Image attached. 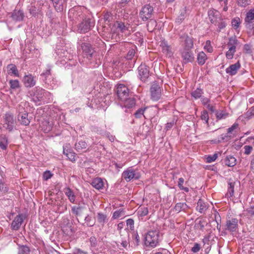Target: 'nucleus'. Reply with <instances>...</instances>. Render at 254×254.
Segmentation results:
<instances>
[{"label": "nucleus", "mask_w": 254, "mask_h": 254, "mask_svg": "<svg viewBox=\"0 0 254 254\" xmlns=\"http://www.w3.org/2000/svg\"><path fill=\"white\" fill-rule=\"evenodd\" d=\"M32 97V101L37 105H40L42 102L49 103L52 100V96L50 92L42 88L36 87Z\"/></svg>", "instance_id": "nucleus-1"}, {"label": "nucleus", "mask_w": 254, "mask_h": 254, "mask_svg": "<svg viewBox=\"0 0 254 254\" xmlns=\"http://www.w3.org/2000/svg\"><path fill=\"white\" fill-rule=\"evenodd\" d=\"M151 99L153 101L159 100L161 96V89L157 83L153 84L150 87Z\"/></svg>", "instance_id": "nucleus-10"}, {"label": "nucleus", "mask_w": 254, "mask_h": 254, "mask_svg": "<svg viewBox=\"0 0 254 254\" xmlns=\"http://www.w3.org/2000/svg\"><path fill=\"white\" fill-rule=\"evenodd\" d=\"M236 52V50L231 48H229V50L226 53V57L228 59L231 60L233 58L234 55Z\"/></svg>", "instance_id": "nucleus-57"}, {"label": "nucleus", "mask_w": 254, "mask_h": 254, "mask_svg": "<svg viewBox=\"0 0 254 254\" xmlns=\"http://www.w3.org/2000/svg\"><path fill=\"white\" fill-rule=\"evenodd\" d=\"M30 248L26 245H19L18 248V254H29Z\"/></svg>", "instance_id": "nucleus-40"}, {"label": "nucleus", "mask_w": 254, "mask_h": 254, "mask_svg": "<svg viewBox=\"0 0 254 254\" xmlns=\"http://www.w3.org/2000/svg\"><path fill=\"white\" fill-rule=\"evenodd\" d=\"M207 223L205 220H199L198 221H197L196 220L194 225V227L196 229H198L201 231H203L204 228L205 226L207 225Z\"/></svg>", "instance_id": "nucleus-36"}, {"label": "nucleus", "mask_w": 254, "mask_h": 254, "mask_svg": "<svg viewBox=\"0 0 254 254\" xmlns=\"http://www.w3.org/2000/svg\"><path fill=\"white\" fill-rule=\"evenodd\" d=\"M51 69H52L51 66L50 65H48L47 66L46 69L43 72H42L40 75V76L41 77H42L43 79H45L48 77H50V76H52L51 74Z\"/></svg>", "instance_id": "nucleus-46"}, {"label": "nucleus", "mask_w": 254, "mask_h": 254, "mask_svg": "<svg viewBox=\"0 0 254 254\" xmlns=\"http://www.w3.org/2000/svg\"><path fill=\"white\" fill-rule=\"evenodd\" d=\"M204 49L206 50L208 52L211 53L213 51L212 47L211 45V42L209 40H207L205 42V45L204 47Z\"/></svg>", "instance_id": "nucleus-63"}, {"label": "nucleus", "mask_w": 254, "mask_h": 254, "mask_svg": "<svg viewBox=\"0 0 254 254\" xmlns=\"http://www.w3.org/2000/svg\"><path fill=\"white\" fill-rule=\"evenodd\" d=\"M207 59V56L203 52H199L197 57L198 64L201 65L204 64Z\"/></svg>", "instance_id": "nucleus-35"}, {"label": "nucleus", "mask_w": 254, "mask_h": 254, "mask_svg": "<svg viewBox=\"0 0 254 254\" xmlns=\"http://www.w3.org/2000/svg\"><path fill=\"white\" fill-rule=\"evenodd\" d=\"M208 208V204L204 202L201 199H199L197 202L196 209L200 213H205Z\"/></svg>", "instance_id": "nucleus-22"}, {"label": "nucleus", "mask_w": 254, "mask_h": 254, "mask_svg": "<svg viewBox=\"0 0 254 254\" xmlns=\"http://www.w3.org/2000/svg\"><path fill=\"white\" fill-rule=\"evenodd\" d=\"M238 220L237 218H232L227 220L225 225V230L231 232H236L238 229Z\"/></svg>", "instance_id": "nucleus-15"}, {"label": "nucleus", "mask_w": 254, "mask_h": 254, "mask_svg": "<svg viewBox=\"0 0 254 254\" xmlns=\"http://www.w3.org/2000/svg\"><path fill=\"white\" fill-rule=\"evenodd\" d=\"M138 215L141 217H144L148 213V208L146 207L140 208L137 211Z\"/></svg>", "instance_id": "nucleus-55"}, {"label": "nucleus", "mask_w": 254, "mask_h": 254, "mask_svg": "<svg viewBox=\"0 0 254 254\" xmlns=\"http://www.w3.org/2000/svg\"><path fill=\"white\" fill-rule=\"evenodd\" d=\"M241 64L238 61L236 63L230 65L226 69V72L231 76L235 75L238 69H240Z\"/></svg>", "instance_id": "nucleus-21"}, {"label": "nucleus", "mask_w": 254, "mask_h": 254, "mask_svg": "<svg viewBox=\"0 0 254 254\" xmlns=\"http://www.w3.org/2000/svg\"><path fill=\"white\" fill-rule=\"evenodd\" d=\"M64 192L70 202L73 203L75 199V196L72 190L69 188H66L64 190Z\"/></svg>", "instance_id": "nucleus-31"}, {"label": "nucleus", "mask_w": 254, "mask_h": 254, "mask_svg": "<svg viewBox=\"0 0 254 254\" xmlns=\"http://www.w3.org/2000/svg\"><path fill=\"white\" fill-rule=\"evenodd\" d=\"M115 25L122 33H124L128 30L129 27L127 24L125 25V23L122 21H117L115 23Z\"/></svg>", "instance_id": "nucleus-30"}, {"label": "nucleus", "mask_w": 254, "mask_h": 254, "mask_svg": "<svg viewBox=\"0 0 254 254\" xmlns=\"http://www.w3.org/2000/svg\"><path fill=\"white\" fill-rule=\"evenodd\" d=\"M87 147V143L82 140H79L76 141L74 145V148L77 151H82L86 149Z\"/></svg>", "instance_id": "nucleus-24"}, {"label": "nucleus", "mask_w": 254, "mask_h": 254, "mask_svg": "<svg viewBox=\"0 0 254 254\" xmlns=\"http://www.w3.org/2000/svg\"><path fill=\"white\" fill-rule=\"evenodd\" d=\"M189 208L188 205L185 202H178L176 204L174 210L177 212L181 211H186Z\"/></svg>", "instance_id": "nucleus-32"}, {"label": "nucleus", "mask_w": 254, "mask_h": 254, "mask_svg": "<svg viewBox=\"0 0 254 254\" xmlns=\"http://www.w3.org/2000/svg\"><path fill=\"white\" fill-rule=\"evenodd\" d=\"M84 221L85 223H86V226L88 227H92L95 224V222L92 219V217L89 215L85 217Z\"/></svg>", "instance_id": "nucleus-50"}, {"label": "nucleus", "mask_w": 254, "mask_h": 254, "mask_svg": "<svg viewBox=\"0 0 254 254\" xmlns=\"http://www.w3.org/2000/svg\"><path fill=\"white\" fill-rule=\"evenodd\" d=\"M215 26H218V29L217 31L218 32H220L221 30L225 28L227 25V23L225 20L221 17H220L219 19L216 21V23H212Z\"/></svg>", "instance_id": "nucleus-28"}, {"label": "nucleus", "mask_w": 254, "mask_h": 254, "mask_svg": "<svg viewBox=\"0 0 254 254\" xmlns=\"http://www.w3.org/2000/svg\"><path fill=\"white\" fill-rule=\"evenodd\" d=\"M237 184H235V182H229L228 183V189L227 192L225 194V197L229 198L232 197L234 195V188Z\"/></svg>", "instance_id": "nucleus-29"}, {"label": "nucleus", "mask_w": 254, "mask_h": 254, "mask_svg": "<svg viewBox=\"0 0 254 254\" xmlns=\"http://www.w3.org/2000/svg\"><path fill=\"white\" fill-rule=\"evenodd\" d=\"M239 44V41L237 39L236 37H231L229 39L228 42V46L229 48H231L236 50V46Z\"/></svg>", "instance_id": "nucleus-38"}, {"label": "nucleus", "mask_w": 254, "mask_h": 254, "mask_svg": "<svg viewBox=\"0 0 254 254\" xmlns=\"http://www.w3.org/2000/svg\"><path fill=\"white\" fill-rule=\"evenodd\" d=\"M201 119L202 120L204 121L205 124H208L209 116L208 112L206 110H203L201 112Z\"/></svg>", "instance_id": "nucleus-58"}, {"label": "nucleus", "mask_w": 254, "mask_h": 254, "mask_svg": "<svg viewBox=\"0 0 254 254\" xmlns=\"http://www.w3.org/2000/svg\"><path fill=\"white\" fill-rule=\"evenodd\" d=\"M66 225L62 226V231L64 232V233L67 235H72L74 231L72 228L71 224H70L68 220H66Z\"/></svg>", "instance_id": "nucleus-27"}, {"label": "nucleus", "mask_w": 254, "mask_h": 254, "mask_svg": "<svg viewBox=\"0 0 254 254\" xmlns=\"http://www.w3.org/2000/svg\"><path fill=\"white\" fill-rule=\"evenodd\" d=\"M233 137V136L228 134V132L226 134H222L220 135V137L219 138L220 140H221V142H227L230 140Z\"/></svg>", "instance_id": "nucleus-54"}, {"label": "nucleus", "mask_w": 254, "mask_h": 254, "mask_svg": "<svg viewBox=\"0 0 254 254\" xmlns=\"http://www.w3.org/2000/svg\"><path fill=\"white\" fill-rule=\"evenodd\" d=\"M203 94V90L202 89L197 88L191 93V95L195 99H197L199 98H201L202 97V95Z\"/></svg>", "instance_id": "nucleus-41"}, {"label": "nucleus", "mask_w": 254, "mask_h": 254, "mask_svg": "<svg viewBox=\"0 0 254 254\" xmlns=\"http://www.w3.org/2000/svg\"><path fill=\"white\" fill-rule=\"evenodd\" d=\"M23 82L27 88H31L35 85L36 80L35 77L32 74L25 75L23 78Z\"/></svg>", "instance_id": "nucleus-19"}, {"label": "nucleus", "mask_w": 254, "mask_h": 254, "mask_svg": "<svg viewBox=\"0 0 254 254\" xmlns=\"http://www.w3.org/2000/svg\"><path fill=\"white\" fill-rule=\"evenodd\" d=\"M157 25L156 21L152 19L150 20L147 24V29L150 32H152Z\"/></svg>", "instance_id": "nucleus-53"}, {"label": "nucleus", "mask_w": 254, "mask_h": 254, "mask_svg": "<svg viewBox=\"0 0 254 254\" xmlns=\"http://www.w3.org/2000/svg\"><path fill=\"white\" fill-rule=\"evenodd\" d=\"M254 8L251 9L247 12L245 18L246 26L247 28L252 30L254 28Z\"/></svg>", "instance_id": "nucleus-13"}, {"label": "nucleus", "mask_w": 254, "mask_h": 254, "mask_svg": "<svg viewBox=\"0 0 254 254\" xmlns=\"http://www.w3.org/2000/svg\"><path fill=\"white\" fill-rule=\"evenodd\" d=\"M153 7L150 4L144 5L139 12V16L141 20L146 21L152 16L153 13Z\"/></svg>", "instance_id": "nucleus-7"}, {"label": "nucleus", "mask_w": 254, "mask_h": 254, "mask_svg": "<svg viewBox=\"0 0 254 254\" xmlns=\"http://www.w3.org/2000/svg\"><path fill=\"white\" fill-rule=\"evenodd\" d=\"M180 52L184 63H192L193 61V55L191 49H183Z\"/></svg>", "instance_id": "nucleus-14"}, {"label": "nucleus", "mask_w": 254, "mask_h": 254, "mask_svg": "<svg viewBox=\"0 0 254 254\" xmlns=\"http://www.w3.org/2000/svg\"><path fill=\"white\" fill-rule=\"evenodd\" d=\"M122 101L124 102L123 106L126 108H132L135 105V100L133 98L127 97L126 99Z\"/></svg>", "instance_id": "nucleus-25"}, {"label": "nucleus", "mask_w": 254, "mask_h": 254, "mask_svg": "<svg viewBox=\"0 0 254 254\" xmlns=\"http://www.w3.org/2000/svg\"><path fill=\"white\" fill-rule=\"evenodd\" d=\"M18 121L24 126H28L30 123L31 119L28 118V113L22 107L19 106L18 108Z\"/></svg>", "instance_id": "nucleus-6"}, {"label": "nucleus", "mask_w": 254, "mask_h": 254, "mask_svg": "<svg viewBox=\"0 0 254 254\" xmlns=\"http://www.w3.org/2000/svg\"><path fill=\"white\" fill-rule=\"evenodd\" d=\"M122 177L127 182H129L133 179L138 180L140 178V175L139 173H136L132 168L129 167L123 172Z\"/></svg>", "instance_id": "nucleus-9"}, {"label": "nucleus", "mask_w": 254, "mask_h": 254, "mask_svg": "<svg viewBox=\"0 0 254 254\" xmlns=\"http://www.w3.org/2000/svg\"><path fill=\"white\" fill-rule=\"evenodd\" d=\"M8 191V188L1 180H0V197L5 195Z\"/></svg>", "instance_id": "nucleus-37"}, {"label": "nucleus", "mask_w": 254, "mask_h": 254, "mask_svg": "<svg viewBox=\"0 0 254 254\" xmlns=\"http://www.w3.org/2000/svg\"><path fill=\"white\" fill-rule=\"evenodd\" d=\"M8 145L7 138L5 135L0 136V148L2 150H5Z\"/></svg>", "instance_id": "nucleus-43"}, {"label": "nucleus", "mask_w": 254, "mask_h": 254, "mask_svg": "<svg viewBox=\"0 0 254 254\" xmlns=\"http://www.w3.org/2000/svg\"><path fill=\"white\" fill-rule=\"evenodd\" d=\"M208 16L211 23H216V21L221 17L220 12L216 9L211 8L208 11Z\"/></svg>", "instance_id": "nucleus-20"}, {"label": "nucleus", "mask_w": 254, "mask_h": 254, "mask_svg": "<svg viewBox=\"0 0 254 254\" xmlns=\"http://www.w3.org/2000/svg\"><path fill=\"white\" fill-rule=\"evenodd\" d=\"M225 164L228 167H233L236 164V159L233 156L229 155L225 159Z\"/></svg>", "instance_id": "nucleus-33"}, {"label": "nucleus", "mask_w": 254, "mask_h": 254, "mask_svg": "<svg viewBox=\"0 0 254 254\" xmlns=\"http://www.w3.org/2000/svg\"><path fill=\"white\" fill-rule=\"evenodd\" d=\"M91 185L96 189L100 190L103 188L104 182L102 179L97 178L93 180Z\"/></svg>", "instance_id": "nucleus-26"}, {"label": "nucleus", "mask_w": 254, "mask_h": 254, "mask_svg": "<svg viewBox=\"0 0 254 254\" xmlns=\"http://www.w3.org/2000/svg\"><path fill=\"white\" fill-rule=\"evenodd\" d=\"M9 74L12 73L15 76L18 77L19 73L16 65L14 64H9L7 66Z\"/></svg>", "instance_id": "nucleus-39"}, {"label": "nucleus", "mask_w": 254, "mask_h": 254, "mask_svg": "<svg viewBox=\"0 0 254 254\" xmlns=\"http://www.w3.org/2000/svg\"><path fill=\"white\" fill-rule=\"evenodd\" d=\"M42 128L45 132H48L51 130L52 127L49 122L44 121L42 123Z\"/></svg>", "instance_id": "nucleus-52"}, {"label": "nucleus", "mask_w": 254, "mask_h": 254, "mask_svg": "<svg viewBox=\"0 0 254 254\" xmlns=\"http://www.w3.org/2000/svg\"><path fill=\"white\" fill-rule=\"evenodd\" d=\"M95 23L89 18L85 17L77 26V31L80 33H86L94 26Z\"/></svg>", "instance_id": "nucleus-5"}, {"label": "nucleus", "mask_w": 254, "mask_h": 254, "mask_svg": "<svg viewBox=\"0 0 254 254\" xmlns=\"http://www.w3.org/2000/svg\"><path fill=\"white\" fill-rule=\"evenodd\" d=\"M10 17L14 22L22 21L24 17L23 11L21 9H14L11 13H9Z\"/></svg>", "instance_id": "nucleus-17"}, {"label": "nucleus", "mask_w": 254, "mask_h": 254, "mask_svg": "<svg viewBox=\"0 0 254 254\" xmlns=\"http://www.w3.org/2000/svg\"><path fill=\"white\" fill-rule=\"evenodd\" d=\"M72 151V149L70 148L69 144H65L63 146V153L65 156L67 155V154L71 152Z\"/></svg>", "instance_id": "nucleus-60"}, {"label": "nucleus", "mask_w": 254, "mask_h": 254, "mask_svg": "<svg viewBox=\"0 0 254 254\" xmlns=\"http://www.w3.org/2000/svg\"><path fill=\"white\" fill-rule=\"evenodd\" d=\"M14 124L13 116L9 113H6L4 118L3 127L9 131H11L13 129Z\"/></svg>", "instance_id": "nucleus-12"}, {"label": "nucleus", "mask_w": 254, "mask_h": 254, "mask_svg": "<svg viewBox=\"0 0 254 254\" xmlns=\"http://www.w3.org/2000/svg\"><path fill=\"white\" fill-rule=\"evenodd\" d=\"M68 16L70 20L75 23L77 21H81L86 17V15L79 7L70 9L68 12Z\"/></svg>", "instance_id": "nucleus-4"}, {"label": "nucleus", "mask_w": 254, "mask_h": 254, "mask_svg": "<svg viewBox=\"0 0 254 254\" xmlns=\"http://www.w3.org/2000/svg\"><path fill=\"white\" fill-rule=\"evenodd\" d=\"M245 118L249 119L252 116H254V106L251 107L245 114Z\"/></svg>", "instance_id": "nucleus-59"}, {"label": "nucleus", "mask_w": 254, "mask_h": 254, "mask_svg": "<svg viewBox=\"0 0 254 254\" xmlns=\"http://www.w3.org/2000/svg\"><path fill=\"white\" fill-rule=\"evenodd\" d=\"M182 41H184V46L183 49H191L193 47V42L192 38L190 37L188 34H183L180 37Z\"/></svg>", "instance_id": "nucleus-18"}, {"label": "nucleus", "mask_w": 254, "mask_h": 254, "mask_svg": "<svg viewBox=\"0 0 254 254\" xmlns=\"http://www.w3.org/2000/svg\"><path fill=\"white\" fill-rule=\"evenodd\" d=\"M138 77L143 82H146L150 76L149 67L145 64H141L137 68Z\"/></svg>", "instance_id": "nucleus-8"}, {"label": "nucleus", "mask_w": 254, "mask_h": 254, "mask_svg": "<svg viewBox=\"0 0 254 254\" xmlns=\"http://www.w3.org/2000/svg\"><path fill=\"white\" fill-rule=\"evenodd\" d=\"M25 215L21 213L17 215L12 221L11 225V229L13 230H17L20 227L24 219H25Z\"/></svg>", "instance_id": "nucleus-16"}, {"label": "nucleus", "mask_w": 254, "mask_h": 254, "mask_svg": "<svg viewBox=\"0 0 254 254\" xmlns=\"http://www.w3.org/2000/svg\"><path fill=\"white\" fill-rule=\"evenodd\" d=\"M247 212L251 216H254V204L251 203L250 206L247 208Z\"/></svg>", "instance_id": "nucleus-64"}, {"label": "nucleus", "mask_w": 254, "mask_h": 254, "mask_svg": "<svg viewBox=\"0 0 254 254\" xmlns=\"http://www.w3.org/2000/svg\"><path fill=\"white\" fill-rule=\"evenodd\" d=\"M97 220L98 222L102 226L108 221L107 215L100 212L97 213Z\"/></svg>", "instance_id": "nucleus-42"}, {"label": "nucleus", "mask_w": 254, "mask_h": 254, "mask_svg": "<svg viewBox=\"0 0 254 254\" xmlns=\"http://www.w3.org/2000/svg\"><path fill=\"white\" fill-rule=\"evenodd\" d=\"M239 130V124L237 123H235L231 127L227 129L228 134L232 135L233 137L236 136L237 132V130Z\"/></svg>", "instance_id": "nucleus-34"}, {"label": "nucleus", "mask_w": 254, "mask_h": 254, "mask_svg": "<svg viewBox=\"0 0 254 254\" xmlns=\"http://www.w3.org/2000/svg\"><path fill=\"white\" fill-rule=\"evenodd\" d=\"M43 81L45 84H48L52 87H54L56 84V80L52 76H50V77L43 79Z\"/></svg>", "instance_id": "nucleus-45"}, {"label": "nucleus", "mask_w": 254, "mask_h": 254, "mask_svg": "<svg viewBox=\"0 0 254 254\" xmlns=\"http://www.w3.org/2000/svg\"><path fill=\"white\" fill-rule=\"evenodd\" d=\"M125 215V211L124 209L121 208L116 211H115L113 213L112 218L113 219H117L121 216H123Z\"/></svg>", "instance_id": "nucleus-47"}, {"label": "nucleus", "mask_w": 254, "mask_h": 254, "mask_svg": "<svg viewBox=\"0 0 254 254\" xmlns=\"http://www.w3.org/2000/svg\"><path fill=\"white\" fill-rule=\"evenodd\" d=\"M217 157H218L217 153H214L212 155H209L206 158V162L207 163H211V162L214 161L217 159Z\"/></svg>", "instance_id": "nucleus-62"}, {"label": "nucleus", "mask_w": 254, "mask_h": 254, "mask_svg": "<svg viewBox=\"0 0 254 254\" xmlns=\"http://www.w3.org/2000/svg\"><path fill=\"white\" fill-rule=\"evenodd\" d=\"M82 52V54L84 58L88 60L92 64V60L95 58V51L93 46L89 43H82L80 45Z\"/></svg>", "instance_id": "nucleus-3"}, {"label": "nucleus", "mask_w": 254, "mask_h": 254, "mask_svg": "<svg viewBox=\"0 0 254 254\" xmlns=\"http://www.w3.org/2000/svg\"><path fill=\"white\" fill-rule=\"evenodd\" d=\"M159 238V231H149L144 237V244L147 247L154 248L158 244Z\"/></svg>", "instance_id": "nucleus-2"}, {"label": "nucleus", "mask_w": 254, "mask_h": 254, "mask_svg": "<svg viewBox=\"0 0 254 254\" xmlns=\"http://www.w3.org/2000/svg\"><path fill=\"white\" fill-rule=\"evenodd\" d=\"M9 84L10 89L13 90H16L20 88L19 82L17 79L10 80Z\"/></svg>", "instance_id": "nucleus-44"}, {"label": "nucleus", "mask_w": 254, "mask_h": 254, "mask_svg": "<svg viewBox=\"0 0 254 254\" xmlns=\"http://www.w3.org/2000/svg\"><path fill=\"white\" fill-rule=\"evenodd\" d=\"M220 7H223V10L227 11L228 10V0H217Z\"/></svg>", "instance_id": "nucleus-48"}, {"label": "nucleus", "mask_w": 254, "mask_h": 254, "mask_svg": "<svg viewBox=\"0 0 254 254\" xmlns=\"http://www.w3.org/2000/svg\"><path fill=\"white\" fill-rule=\"evenodd\" d=\"M187 7H185L182 10H181V13L178 16V18H177L178 22H181L187 17Z\"/></svg>", "instance_id": "nucleus-49"}, {"label": "nucleus", "mask_w": 254, "mask_h": 254, "mask_svg": "<svg viewBox=\"0 0 254 254\" xmlns=\"http://www.w3.org/2000/svg\"><path fill=\"white\" fill-rule=\"evenodd\" d=\"M146 109L147 107L138 109L134 114L135 118H140L143 115L144 112Z\"/></svg>", "instance_id": "nucleus-56"}, {"label": "nucleus", "mask_w": 254, "mask_h": 254, "mask_svg": "<svg viewBox=\"0 0 254 254\" xmlns=\"http://www.w3.org/2000/svg\"><path fill=\"white\" fill-rule=\"evenodd\" d=\"M160 46L162 47V51L164 53L169 56L172 54V48L166 41H162Z\"/></svg>", "instance_id": "nucleus-23"}, {"label": "nucleus", "mask_w": 254, "mask_h": 254, "mask_svg": "<svg viewBox=\"0 0 254 254\" xmlns=\"http://www.w3.org/2000/svg\"><path fill=\"white\" fill-rule=\"evenodd\" d=\"M228 114L223 111H216V117L217 120L226 119L228 116Z\"/></svg>", "instance_id": "nucleus-51"}, {"label": "nucleus", "mask_w": 254, "mask_h": 254, "mask_svg": "<svg viewBox=\"0 0 254 254\" xmlns=\"http://www.w3.org/2000/svg\"><path fill=\"white\" fill-rule=\"evenodd\" d=\"M116 92L118 98L121 101L126 99L129 95V89L125 85L122 84L118 85L116 89Z\"/></svg>", "instance_id": "nucleus-11"}, {"label": "nucleus", "mask_w": 254, "mask_h": 254, "mask_svg": "<svg viewBox=\"0 0 254 254\" xmlns=\"http://www.w3.org/2000/svg\"><path fill=\"white\" fill-rule=\"evenodd\" d=\"M53 174L50 171H46L43 174V178L45 181H47L49 179L51 178Z\"/></svg>", "instance_id": "nucleus-61"}]
</instances>
